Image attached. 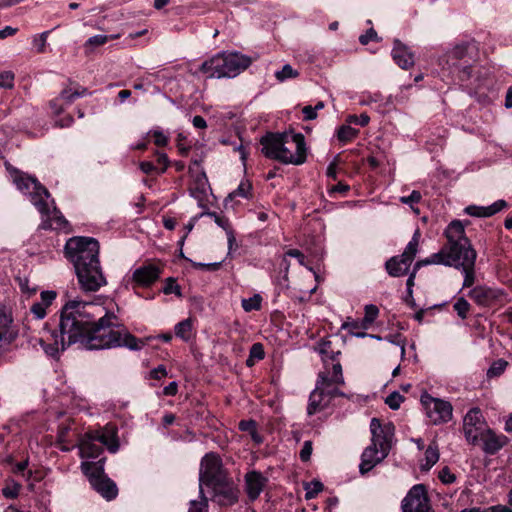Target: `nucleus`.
Listing matches in <instances>:
<instances>
[{
    "label": "nucleus",
    "mask_w": 512,
    "mask_h": 512,
    "mask_svg": "<svg viewBox=\"0 0 512 512\" xmlns=\"http://www.w3.org/2000/svg\"><path fill=\"white\" fill-rule=\"evenodd\" d=\"M39 341L47 355L56 356L72 344L86 350L125 347L139 351L145 343L129 332L119 317L105 307L79 300L68 301L60 311L58 329Z\"/></svg>",
    "instance_id": "nucleus-1"
},
{
    "label": "nucleus",
    "mask_w": 512,
    "mask_h": 512,
    "mask_svg": "<svg viewBox=\"0 0 512 512\" xmlns=\"http://www.w3.org/2000/svg\"><path fill=\"white\" fill-rule=\"evenodd\" d=\"M99 250V242L93 237L75 236L65 244V256L73 264L80 288L85 292H96L107 284Z\"/></svg>",
    "instance_id": "nucleus-2"
},
{
    "label": "nucleus",
    "mask_w": 512,
    "mask_h": 512,
    "mask_svg": "<svg viewBox=\"0 0 512 512\" xmlns=\"http://www.w3.org/2000/svg\"><path fill=\"white\" fill-rule=\"evenodd\" d=\"M263 155L283 164L302 165L307 160L305 137L301 133L267 132L260 139Z\"/></svg>",
    "instance_id": "nucleus-3"
},
{
    "label": "nucleus",
    "mask_w": 512,
    "mask_h": 512,
    "mask_svg": "<svg viewBox=\"0 0 512 512\" xmlns=\"http://www.w3.org/2000/svg\"><path fill=\"white\" fill-rule=\"evenodd\" d=\"M446 243L442 246L444 266L460 269L470 263H476L477 252L466 236L465 227L460 220H453L444 231Z\"/></svg>",
    "instance_id": "nucleus-4"
},
{
    "label": "nucleus",
    "mask_w": 512,
    "mask_h": 512,
    "mask_svg": "<svg viewBox=\"0 0 512 512\" xmlns=\"http://www.w3.org/2000/svg\"><path fill=\"white\" fill-rule=\"evenodd\" d=\"M251 63L250 57L239 52H220L204 61L199 70L208 78H232L246 70Z\"/></svg>",
    "instance_id": "nucleus-5"
},
{
    "label": "nucleus",
    "mask_w": 512,
    "mask_h": 512,
    "mask_svg": "<svg viewBox=\"0 0 512 512\" xmlns=\"http://www.w3.org/2000/svg\"><path fill=\"white\" fill-rule=\"evenodd\" d=\"M105 458L97 462H82L81 470L88 478L91 487L107 501L115 499L118 495L116 483L104 471Z\"/></svg>",
    "instance_id": "nucleus-6"
},
{
    "label": "nucleus",
    "mask_w": 512,
    "mask_h": 512,
    "mask_svg": "<svg viewBox=\"0 0 512 512\" xmlns=\"http://www.w3.org/2000/svg\"><path fill=\"white\" fill-rule=\"evenodd\" d=\"M13 183L17 189L24 194H29L33 204L36 206L41 214L48 213V203L46 199L50 197L48 189L43 186L37 178L25 174L18 169H13L12 172Z\"/></svg>",
    "instance_id": "nucleus-7"
},
{
    "label": "nucleus",
    "mask_w": 512,
    "mask_h": 512,
    "mask_svg": "<svg viewBox=\"0 0 512 512\" xmlns=\"http://www.w3.org/2000/svg\"><path fill=\"white\" fill-rule=\"evenodd\" d=\"M227 477L229 475L217 453L210 452L203 456L199 469V489L203 488V485L211 487L214 484H221Z\"/></svg>",
    "instance_id": "nucleus-8"
},
{
    "label": "nucleus",
    "mask_w": 512,
    "mask_h": 512,
    "mask_svg": "<svg viewBox=\"0 0 512 512\" xmlns=\"http://www.w3.org/2000/svg\"><path fill=\"white\" fill-rule=\"evenodd\" d=\"M420 237L421 233L419 229H417L409 243L406 245L403 253L398 256H393L386 261L385 269L390 276L400 277L408 273L418 252Z\"/></svg>",
    "instance_id": "nucleus-9"
},
{
    "label": "nucleus",
    "mask_w": 512,
    "mask_h": 512,
    "mask_svg": "<svg viewBox=\"0 0 512 512\" xmlns=\"http://www.w3.org/2000/svg\"><path fill=\"white\" fill-rule=\"evenodd\" d=\"M474 49L473 44L463 43L456 45L446 54L451 72L457 73L461 81H467L471 77L473 58L470 53Z\"/></svg>",
    "instance_id": "nucleus-10"
},
{
    "label": "nucleus",
    "mask_w": 512,
    "mask_h": 512,
    "mask_svg": "<svg viewBox=\"0 0 512 512\" xmlns=\"http://www.w3.org/2000/svg\"><path fill=\"white\" fill-rule=\"evenodd\" d=\"M421 403L426 410L427 417L434 425L447 423L452 419L453 408L450 402L425 393L421 395Z\"/></svg>",
    "instance_id": "nucleus-11"
},
{
    "label": "nucleus",
    "mask_w": 512,
    "mask_h": 512,
    "mask_svg": "<svg viewBox=\"0 0 512 512\" xmlns=\"http://www.w3.org/2000/svg\"><path fill=\"white\" fill-rule=\"evenodd\" d=\"M371 444L380 447L384 456H388L392 448L395 426L392 422L382 423L378 418L370 421Z\"/></svg>",
    "instance_id": "nucleus-12"
},
{
    "label": "nucleus",
    "mask_w": 512,
    "mask_h": 512,
    "mask_svg": "<svg viewBox=\"0 0 512 512\" xmlns=\"http://www.w3.org/2000/svg\"><path fill=\"white\" fill-rule=\"evenodd\" d=\"M488 428L479 408H472L465 415L463 420V432L468 443L478 445L479 438Z\"/></svg>",
    "instance_id": "nucleus-13"
},
{
    "label": "nucleus",
    "mask_w": 512,
    "mask_h": 512,
    "mask_svg": "<svg viewBox=\"0 0 512 512\" xmlns=\"http://www.w3.org/2000/svg\"><path fill=\"white\" fill-rule=\"evenodd\" d=\"M401 509L402 512H432L425 485H414L402 500Z\"/></svg>",
    "instance_id": "nucleus-14"
},
{
    "label": "nucleus",
    "mask_w": 512,
    "mask_h": 512,
    "mask_svg": "<svg viewBox=\"0 0 512 512\" xmlns=\"http://www.w3.org/2000/svg\"><path fill=\"white\" fill-rule=\"evenodd\" d=\"M467 296L478 306L490 307L503 301L504 292L486 285H477L469 290Z\"/></svg>",
    "instance_id": "nucleus-15"
},
{
    "label": "nucleus",
    "mask_w": 512,
    "mask_h": 512,
    "mask_svg": "<svg viewBox=\"0 0 512 512\" xmlns=\"http://www.w3.org/2000/svg\"><path fill=\"white\" fill-rule=\"evenodd\" d=\"M328 381V375L324 372L319 373L315 389L310 393L307 406V414L312 416L328 406L326 399L325 384Z\"/></svg>",
    "instance_id": "nucleus-16"
},
{
    "label": "nucleus",
    "mask_w": 512,
    "mask_h": 512,
    "mask_svg": "<svg viewBox=\"0 0 512 512\" xmlns=\"http://www.w3.org/2000/svg\"><path fill=\"white\" fill-rule=\"evenodd\" d=\"M210 488L213 489L214 497L221 506H232L238 502L239 489L230 477H227L221 484H214Z\"/></svg>",
    "instance_id": "nucleus-17"
},
{
    "label": "nucleus",
    "mask_w": 512,
    "mask_h": 512,
    "mask_svg": "<svg viewBox=\"0 0 512 512\" xmlns=\"http://www.w3.org/2000/svg\"><path fill=\"white\" fill-rule=\"evenodd\" d=\"M162 269L153 264L148 263L136 268L132 273V283L138 287H150L161 276Z\"/></svg>",
    "instance_id": "nucleus-18"
},
{
    "label": "nucleus",
    "mask_w": 512,
    "mask_h": 512,
    "mask_svg": "<svg viewBox=\"0 0 512 512\" xmlns=\"http://www.w3.org/2000/svg\"><path fill=\"white\" fill-rule=\"evenodd\" d=\"M480 443L485 454L494 455L508 443V438L503 434H496L491 428H488L479 438Z\"/></svg>",
    "instance_id": "nucleus-19"
},
{
    "label": "nucleus",
    "mask_w": 512,
    "mask_h": 512,
    "mask_svg": "<svg viewBox=\"0 0 512 512\" xmlns=\"http://www.w3.org/2000/svg\"><path fill=\"white\" fill-rule=\"evenodd\" d=\"M386 457L387 456H384V452L381 451L380 447L370 444L364 449L361 455V463L359 465L360 473L365 475L377 464L381 463Z\"/></svg>",
    "instance_id": "nucleus-20"
},
{
    "label": "nucleus",
    "mask_w": 512,
    "mask_h": 512,
    "mask_svg": "<svg viewBox=\"0 0 512 512\" xmlns=\"http://www.w3.org/2000/svg\"><path fill=\"white\" fill-rule=\"evenodd\" d=\"M92 439H96L102 445L106 446L109 452L116 453L119 449V440L117 429L114 426L106 425L103 430L90 431Z\"/></svg>",
    "instance_id": "nucleus-21"
},
{
    "label": "nucleus",
    "mask_w": 512,
    "mask_h": 512,
    "mask_svg": "<svg viewBox=\"0 0 512 512\" xmlns=\"http://www.w3.org/2000/svg\"><path fill=\"white\" fill-rule=\"evenodd\" d=\"M267 483V478H265L258 471H250L245 475V489L248 498L251 501H255L263 491L265 485Z\"/></svg>",
    "instance_id": "nucleus-22"
},
{
    "label": "nucleus",
    "mask_w": 512,
    "mask_h": 512,
    "mask_svg": "<svg viewBox=\"0 0 512 512\" xmlns=\"http://www.w3.org/2000/svg\"><path fill=\"white\" fill-rule=\"evenodd\" d=\"M391 54L395 63L402 69H409L414 65V55L409 48L398 39H395L393 42Z\"/></svg>",
    "instance_id": "nucleus-23"
},
{
    "label": "nucleus",
    "mask_w": 512,
    "mask_h": 512,
    "mask_svg": "<svg viewBox=\"0 0 512 512\" xmlns=\"http://www.w3.org/2000/svg\"><path fill=\"white\" fill-rule=\"evenodd\" d=\"M90 431L86 432L78 444L79 455L81 458H98L102 452V446L96 444V439H92Z\"/></svg>",
    "instance_id": "nucleus-24"
},
{
    "label": "nucleus",
    "mask_w": 512,
    "mask_h": 512,
    "mask_svg": "<svg viewBox=\"0 0 512 512\" xmlns=\"http://www.w3.org/2000/svg\"><path fill=\"white\" fill-rule=\"evenodd\" d=\"M507 206V202L505 200H497L493 204L482 207L471 205L466 207L465 212L474 217H491L504 209Z\"/></svg>",
    "instance_id": "nucleus-25"
},
{
    "label": "nucleus",
    "mask_w": 512,
    "mask_h": 512,
    "mask_svg": "<svg viewBox=\"0 0 512 512\" xmlns=\"http://www.w3.org/2000/svg\"><path fill=\"white\" fill-rule=\"evenodd\" d=\"M43 215L47 217L42 224L44 229L62 230L67 228L69 225L68 221L56 207L53 208L51 213L48 208V213Z\"/></svg>",
    "instance_id": "nucleus-26"
},
{
    "label": "nucleus",
    "mask_w": 512,
    "mask_h": 512,
    "mask_svg": "<svg viewBox=\"0 0 512 512\" xmlns=\"http://www.w3.org/2000/svg\"><path fill=\"white\" fill-rule=\"evenodd\" d=\"M439 448L436 442L428 445L425 451V463L421 465L422 470H430L439 460Z\"/></svg>",
    "instance_id": "nucleus-27"
},
{
    "label": "nucleus",
    "mask_w": 512,
    "mask_h": 512,
    "mask_svg": "<svg viewBox=\"0 0 512 512\" xmlns=\"http://www.w3.org/2000/svg\"><path fill=\"white\" fill-rule=\"evenodd\" d=\"M238 428L242 432H247L253 442L256 444H261L263 442L262 436L259 434L257 430V423L254 420H241L238 424Z\"/></svg>",
    "instance_id": "nucleus-28"
},
{
    "label": "nucleus",
    "mask_w": 512,
    "mask_h": 512,
    "mask_svg": "<svg viewBox=\"0 0 512 512\" xmlns=\"http://www.w3.org/2000/svg\"><path fill=\"white\" fill-rule=\"evenodd\" d=\"M471 309V304L464 296L456 298L453 304V310L461 320H466L468 318Z\"/></svg>",
    "instance_id": "nucleus-29"
},
{
    "label": "nucleus",
    "mask_w": 512,
    "mask_h": 512,
    "mask_svg": "<svg viewBox=\"0 0 512 512\" xmlns=\"http://www.w3.org/2000/svg\"><path fill=\"white\" fill-rule=\"evenodd\" d=\"M192 326V320L190 318L177 323L175 325V335L183 341H189L191 338Z\"/></svg>",
    "instance_id": "nucleus-30"
},
{
    "label": "nucleus",
    "mask_w": 512,
    "mask_h": 512,
    "mask_svg": "<svg viewBox=\"0 0 512 512\" xmlns=\"http://www.w3.org/2000/svg\"><path fill=\"white\" fill-rule=\"evenodd\" d=\"M464 275V280L462 284V288H473V285L476 282V273H475V263L467 264V266H462L460 269Z\"/></svg>",
    "instance_id": "nucleus-31"
},
{
    "label": "nucleus",
    "mask_w": 512,
    "mask_h": 512,
    "mask_svg": "<svg viewBox=\"0 0 512 512\" xmlns=\"http://www.w3.org/2000/svg\"><path fill=\"white\" fill-rule=\"evenodd\" d=\"M365 315L361 321L362 329H368L379 315V309L376 305L369 304L365 306Z\"/></svg>",
    "instance_id": "nucleus-32"
},
{
    "label": "nucleus",
    "mask_w": 512,
    "mask_h": 512,
    "mask_svg": "<svg viewBox=\"0 0 512 512\" xmlns=\"http://www.w3.org/2000/svg\"><path fill=\"white\" fill-rule=\"evenodd\" d=\"M432 264L444 265V258H443V253H441V250H439L437 253L431 254L429 257H427L423 260L417 261L413 270L417 272L422 266H427V265H432Z\"/></svg>",
    "instance_id": "nucleus-33"
},
{
    "label": "nucleus",
    "mask_w": 512,
    "mask_h": 512,
    "mask_svg": "<svg viewBox=\"0 0 512 512\" xmlns=\"http://www.w3.org/2000/svg\"><path fill=\"white\" fill-rule=\"evenodd\" d=\"M265 356L264 347L261 343H254L249 351V357L246 360V365L251 367L256 360H262Z\"/></svg>",
    "instance_id": "nucleus-34"
},
{
    "label": "nucleus",
    "mask_w": 512,
    "mask_h": 512,
    "mask_svg": "<svg viewBox=\"0 0 512 512\" xmlns=\"http://www.w3.org/2000/svg\"><path fill=\"white\" fill-rule=\"evenodd\" d=\"M358 130L349 125H342L337 132V137L340 142L347 143L353 140L358 135Z\"/></svg>",
    "instance_id": "nucleus-35"
},
{
    "label": "nucleus",
    "mask_w": 512,
    "mask_h": 512,
    "mask_svg": "<svg viewBox=\"0 0 512 512\" xmlns=\"http://www.w3.org/2000/svg\"><path fill=\"white\" fill-rule=\"evenodd\" d=\"M508 504L510 507L498 505L483 510L480 508L465 509L461 512H512V489L508 493Z\"/></svg>",
    "instance_id": "nucleus-36"
},
{
    "label": "nucleus",
    "mask_w": 512,
    "mask_h": 512,
    "mask_svg": "<svg viewBox=\"0 0 512 512\" xmlns=\"http://www.w3.org/2000/svg\"><path fill=\"white\" fill-rule=\"evenodd\" d=\"M298 76L299 72L293 69V67L290 64H285L281 70L275 73V78L279 82H284L287 79L296 78Z\"/></svg>",
    "instance_id": "nucleus-37"
},
{
    "label": "nucleus",
    "mask_w": 512,
    "mask_h": 512,
    "mask_svg": "<svg viewBox=\"0 0 512 512\" xmlns=\"http://www.w3.org/2000/svg\"><path fill=\"white\" fill-rule=\"evenodd\" d=\"M199 495L201 500H192L190 502V508L188 512H206L208 508V499L206 498L203 488L199 489Z\"/></svg>",
    "instance_id": "nucleus-38"
},
{
    "label": "nucleus",
    "mask_w": 512,
    "mask_h": 512,
    "mask_svg": "<svg viewBox=\"0 0 512 512\" xmlns=\"http://www.w3.org/2000/svg\"><path fill=\"white\" fill-rule=\"evenodd\" d=\"M331 341L322 339L319 343L318 352L324 356L330 358L332 361H335L337 356L340 354V351L334 352L331 350Z\"/></svg>",
    "instance_id": "nucleus-39"
},
{
    "label": "nucleus",
    "mask_w": 512,
    "mask_h": 512,
    "mask_svg": "<svg viewBox=\"0 0 512 512\" xmlns=\"http://www.w3.org/2000/svg\"><path fill=\"white\" fill-rule=\"evenodd\" d=\"M261 301V296L255 294L253 297L242 299V308L246 312L257 311L261 308Z\"/></svg>",
    "instance_id": "nucleus-40"
},
{
    "label": "nucleus",
    "mask_w": 512,
    "mask_h": 512,
    "mask_svg": "<svg viewBox=\"0 0 512 512\" xmlns=\"http://www.w3.org/2000/svg\"><path fill=\"white\" fill-rule=\"evenodd\" d=\"M332 383L342 385L344 384V378L342 374V366L339 362H336L332 366V376L326 381L325 386H330Z\"/></svg>",
    "instance_id": "nucleus-41"
},
{
    "label": "nucleus",
    "mask_w": 512,
    "mask_h": 512,
    "mask_svg": "<svg viewBox=\"0 0 512 512\" xmlns=\"http://www.w3.org/2000/svg\"><path fill=\"white\" fill-rule=\"evenodd\" d=\"M250 190L251 184L249 182H241L237 189H235L228 195V198L231 200L234 199L235 197L248 198L250 195Z\"/></svg>",
    "instance_id": "nucleus-42"
},
{
    "label": "nucleus",
    "mask_w": 512,
    "mask_h": 512,
    "mask_svg": "<svg viewBox=\"0 0 512 512\" xmlns=\"http://www.w3.org/2000/svg\"><path fill=\"white\" fill-rule=\"evenodd\" d=\"M404 399L405 398L403 395H401L397 391H394L386 397L385 404H387L390 409L397 410V409H399V407H400L401 403L404 401Z\"/></svg>",
    "instance_id": "nucleus-43"
},
{
    "label": "nucleus",
    "mask_w": 512,
    "mask_h": 512,
    "mask_svg": "<svg viewBox=\"0 0 512 512\" xmlns=\"http://www.w3.org/2000/svg\"><path fill=\"white\" fill-rule=\"evenodd\" d=\"M163 293L166 295L175 294L180 296V286L176 283L175 278L169 277L165 280L164 287L162 289Z\"/></svg>",
    "instance_id": "nucleus-44"
},
{
    "label": "nucleus",
    "mask_w": 512,
    "mask_h": 512,
    "mask_svg": "<svg viewBox=\"0 0 512 512\" xmlns=\"http://www.w3.org/2000/svg\"><path fill=\"white\" fill-rule=\"evenodd\" d=\"M49 33H50V31H45L39 35H36L33 38V46L36 48V51L38 53L45 52L46 44H47V37H48Z\"/></svg>",
    "instance_id": "nucleus-45"
},
{
    "label": "nucleus",
    "mask_w": 512,
    "mask_h": 512,
    "mask_svg": "<svg viewBox=\"0 0 512 512\" xmlns=\"http://www.w3.org/2000/svg\"><path fill=\"white\" fill-rule=\"evenodd\" d=\"M15 75L12 71H2L0 73V88L12 89L14 87Z\"/></svg>",
    "instance_id": "nucleus-46"
},
{
    "label": "nucleus",
    "mask_w": 512,
    "mask_h": 512,
    "mask_svg": "<svg viewBox=\"0 0 512 512\" xmlns=\"http://www.w3.org/2000/svg\"><path fill=\"white\" fill-rule=\"evenodd\" d=\"M369 121H370V117L368 116L367 113H362L359 116L349 115L346 118V122L348 124H355V125H359L361 127H365L366 125H368Z\"/></svg>",
    "instance_id": "nucleus-47"
},
{
    "label": "nucleus",
    "mask_w": 512,
    "mask_h": 512,
    "mask_svg": "<svg viewBox=\"0 0 512 512\" xmlns=\"http://www.w3.org/2000/svg\"><path fill=\"white\" fill-rule=\"evenodd\" d=\"M313 451V443L310 440H307L303 443V446L300 450L299 457L302 462H307L311 458V454Z\"/></svg>",
    "instance_id": "nucleus-48"
},
{
    "label": "nucleus",
    "mask_w": 512,
    "mask_h": 512,
    "mask_svg": "<svg viewBox=\"0 0 512 512\" xmlns=\"http://www.w3.org/2000/svg\"><path fill=\"white\" fill-rule=\"evenodd\" d=\"M439 479L443 484H451L455 482L456 476L451 472L449 467L445 466L439 471Z\"/></svg>",
    "instance_id": "nucleus-49"
},
{
    "label": "nucleus",
    "mask_w": 512,
    "mask_h": 512,
    "mask_svg": "<svg viewBox=\"0 0 512 512\" xmlns=\"http://www.w3.org/2000/svg\"><path fill=\"white\" fill-rule=\"evenodd\" d=\"M385 339L387 341H389L390 343L399 346L401 348V355L402 356L405 355L406 342H405V339L402 337V335H400V334L388 335L385 337Z\"/></svg>",
    "instance_id": "nucleus-50"
},
{
    "label": "nucleus",
    "mask_w": 512,
    "mask_h": 512,
    "mask_svg": "<svg viewBox=\"0 0 512 512\" xmlns=\"http://www.w3.org/2000/svg\"><path fill=\"white\" fill-rule=\"evenodd\" d=\"M191 263L194 268L205 271H217L221 267V262L201 263L191 261Z\"/></svg>",
    "instance_id": "nucleus-51"
},
{
    "label": "nucleus",
    "mask_w": 512,
    "mask_h": 512,
    "mask_svg": "<svg viewBox=\"0 0 512 512\" xmlns=\"http://www.w3.org/2000/svg\"><path fill=\"white\" fill-rule=\"evenodd\" d=\"M421 198H422L421 193L417 190H413L409 196L401 197L400 201L403 204H407L412 207L413 204L420 202Z\"/></svg>",
    "instance_id": "nucleus-52"
},
{
    "label": "nucleus",
    "mask_w": 512,
    "mask_h": 512,
    "mask_svg": "<svg viewBox=\"0 0 512 512\" xmlns=\"http://www.w3.org/2000/svg\"><path fill=\"white\" fill-rule=\"evenodd\" d=\"M310 485L312 486V488L306 490V499L314 498L324 488L323 484L320 481H312Z\"/></svg>",
    "instance_id": "nucleus-53"
},
{
    "label": "nucleus",
    "mask_w": 512,
    "mask_h": 512,
    "mask_svg": "<svg viewBox=\"0 0 512 512\" xmlns=\"http://www.w3.org/2000/svg\"><path fill=\"white\" fill-rule=\"evenodd\" d=\"M31 313L35 316L36 319H43L46 315V307L45 304L42 303H34L31 306Z\"/></svg>",
    "instance_id": "nucleus-54"
},
{
    "label": "nucleus",
    "mask_w": 512,
    "mask_h": 512,
    "mask_svg": "<svg viewBox=\"0 0 512 512\" xmlns=\"http://www.w3.org/2000/svg\"><path fill=\"white\" fill-rule=\"evenodd\" d=\"M350 190V186L348 184H345L343 182H339L338 184L332 186L331 188L328 189V193L329 195L332 197L334 194L336 193H340V194H347L348 191Z\"/></svg>",
    "instance_id": "nucleus-55"
},
{
    "label": "nucleus",
    "mask_w": 512,
    "mask_h": 512,
    "mask_svg": "<svg viewBox=\"0 0 512 512\" xmlns=\"http://www.w3.org/2000/svg\"><path fill=\"white\" fill-rule=\"evenodd\" d=\"M139 168L140 170L144 173V174H147V175H151L153 173H157L159 174V171H158V167L155 166L152 162L150 161H142L139 163Z\"/></svg>",
    "instance_id": "nucleus-56"
},
{
    "label": "nucleus",
    "mask_w": 512,
    "mask_h": 512,
    "mask_svg": "<svg viewBox=\"0 0 512 512\" xmlns=\"http://www.w3.org/2000/svg\"><path fill=\"white\" fill-rule=\"evenodd\" d=\"M108 38L109 37L107 35H102V34L94 35L86 41V45L87 46L88 45L89 46H101L108 41Z\"/></svg>",
    "instance_id": "nucleus-57"
},
{
    "label": "nucleus",
    "mask_w": 512,
    "mask_h": 512,
    "mask_svg": "<svg viewBox=\"0 0 512 512\" xmlns=\"http://www.w3.org/2000/svg\"><path fill=\"white\" fill-rule=\"evenodd\" d=\"M152 135L156 146L164 147L168 144V137L162 131L155 130Z\"/></svg>",
    "instance_id": "nucleus-58"
},
{
    "label": "nucleus",
    "mask_w": 512,
    "mask_h": 512,
    "mask_svg": "<svg viewBox=\"0 0 512 512\" xmlns=\"http://www.w3.org/2000/svg\"><path fill=\"white\" fill-rule=\"evenodd\" d=\"M376 39H377V32L373 28H370L366 31L365 34H363L359 37V42L362 45H367L370 41H373Z\"/></svg>",
    "instance_id": "nucleus-59"
},
{
    "label": "nucleus",
    "mask_w": 512,
    "mask_h": 512,
    "mask_svg": "<svg viewBox=\"0 0 512 512\" xmlns=\"http://www.w3.org/2000/svg\"><path fill=\"white\" fill-rule=\"evenodd\" d=\"M285 256L296 258L300 265L306 266L305 255L298 249H289L285 252Z\"/></svg>",
    "instance_id": "nucleus-60"
},
{
    "label": "nucleus",
    "mask_w": 512,
    "mask_h": 512,
    "mask_svg": "<svg viewBox=\"0 0 512 512\" xmlns=\"http://www.w3.org/2000/svg\"><path fill=\"white\" fill-rule=\"evenodd\" d=\"M157 163L161 166L158 168L159 174L166 172L169 166V159L165 153H159L157 156Z\"/></svg>",
    "instance_id": "nucleus-61"
},
{
    "label": "nucleus",
    "mask_w": 512,
    "mask_h": 512,
    "mask_svg": "<svg viewBox=\"0 0 512 512\" xmlns=\"http://www.w3.org/2000/svg\"><path fill=\"white\" fill-rule=\"evenodd\" d=\"M167 375V370L164 365H159L158 367L152 369L150 371V377L152 379L160 380L161 378Z\"/></svg>",
    "instance_id": "nucleus-62"
},
{
    "label": "nucleus",
    "mask_w": 512,
    "mask_h": 512,
    "mask_svg": "<svg viewBox=\"0 0 512 512\" xmlns=\"http://www.w3.org/2000/svg\"><path fill=\"white\" fill-rule=\"evenodd\" d=\"M342 329L347 330L350 334L353 335L356 331H358L359 329H362V325H361V322L352 320L349 322H345L342 325Z\"/></svg>",
    "instance_id": "nucleus-63"
},
{
    "label": "nucleus",
    "mask_w": 512,
    "mask_h": 512,
    "mask_svg": "<svg viewBox=\"0 0 512 512\" xmlns=\"http://www.w3.org/2000/svg\"><path fill=\"white\" fill-rule=\"evenodd\" d=\"M56 298V292L54 291H43L41 292V302L42 304H45V307L47 308L53 300Z\"/></svg>",
    "instance_id": "nucleus-64"
}]
</instances>
